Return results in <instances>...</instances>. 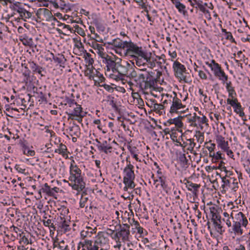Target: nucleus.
<instances>
[{"mask_svg":"<svg viewBox=\"0 0 250 250\" xmlns=\"http://www.w3.org/2000/svg\"><path fill=\"white\" fill-rule=\"evenodd\" d=\"M226 88L229 93V98L236 97L237 94L234 89V87L232 86V83L230 81L226 82Z\"/></svg>","mask_w":250,"mask_h":250,"instance_id":"26","label":"nucleus"},{"mask_svg":"<svg viewBox=\"0 0 250 250\" xmlns=\"http://www.w3.org/2000/svg\"><path fill=\"white\" fill-rule=\"evenodd\" d=\"M173 69L174 73V76L179 79V81H184L186 83H188L189 81L187 78V72L186 67L184 65L180 62L176 61L173 64Z\"/></svg>","mask_w":250,"mask_h":250,"instance_id":"8","label":"nucleus"},{"mask_svg":"<svg viewBox=\"0 0 250 250\" xmlns=\"http://www.w3.org/2000/svg\"><path fill=\"white\" fill-rule=\"evenodd\" d=\"M190 116L191 115H190ZM196 117L197 115L196 113H194L193 116H190V117H187L188 122L191 124L195 122V121H197Z\"/></svg>","mask_w":250,"mask_h":250,"instance_id":"60","label":"nucleus"},{"mask_svg":"<svg viewBox=\"0 0 250 250\" xmlns=\"http://www.w3.org/2000/svg\"><path fill=\"white\" fill-rule=\"evenodd\" d=\"M97 229L95 227L94 229L90 227H86L85 229L83 230L81 234L82 237L83 238L91 237L93 234H95L96 232Z\"/></svg>","mask_w":250,"mask_h":250,"instance_id":"24","label":"nucleus"},{"mask_svg":"<svg viewBox=\"0 0 250 250\" xmlns=\"http://www.w3.org/2000/svg\"><path fill=\"white\" fill-rule=\"evenodd\" d=\"M95 72L96 74H95L94 78H93V80L94 81L95 83H98L100 85V83H102L104 82L105 79L103 75L97 70H95Z\"/></svg>","mask_w":250,"mask_h":250,"instance_id":"38","label":"nucleus"},{"mask_svg":"<svg viewBox=\"0 0 250 250\" xmlns=\"http://www.w3.org/2000/svg\"><path fill=\"white\" fill-rule=\"evenodd\" d=\"M93 66L91 67H88L86 69V70L84 71V75L85 76L88 77L89 79L93 80V78H94L95 76V74L94 73V71H95Z\"/></svg>","mask_w":250,"mask_h":250,"instance_id":"36","label":"nucleus"},{"mask_svg":"<svg viewBox=\"0 0 250 250\" xmlns=\"http://www.w3.org/2000/svg\"><path fill=\"white\" fill-rule=\"evenodd\" d=\"M230 216L232 220V224L229 232L236 235H242L244 233L242 228H246L248 224L247 217L243 212H235L234 210L231 211Z\"/></svg>","mask_w":250,"mask_h":250,"instance_id":"3","label":"nucleus"},{"mask_svg":"<svg viewBox=\"0 0 250 250\" xmlns=\"http://www.w3.org/2000/svg\"><path fill=\"white\" fill-rule=\"evenodd\" d=\"M12 9L20 14V17L23 19L24 21L25 19H29L32 16L31 12L26 11L24 8L19 6V4L15 3L13 6Z\"/></svg>","mask_w":250,"mask_h":250,"instance_id":"14","label":"nucleus"},{"mask_svg":"<svg viewBox=\"0 0 250 250\" xmlns=\"http://www.w3.org/2000/svg\"><path fill=\"white\" fill-rule=\"evenodd\" d=\"M51 56L52 57L55 62L59 64L61 67H64V64L66 62V59L63 55L58 54L55 56L53 53H50Z\"/></svg>","mask_w":250,"mask_h":250,"instance_id":"22","label":"nucleus"},{"mask_svg":"<svg viewBox=\"0 0 250 250\" xmlns=\"http://www.w3.org/2000/svg\"><path fill=\"white\" fill-rule=\"evenodd\" d=\"M105 61L106 74H108L110 78L116 81L122 80L123 77L128 76V72L133 69L132 65L127 61L115 57L106 55Z\"/></svg>","mask_w":250,"mask_h":250,"instance_id":"1","label":"nucleus"},{"mask_svg":"<svg viewBox=\"0 0 250 250\" xmlns=\"http://www.w3.org/2000/svg\"><path fill=\"white\" fill-rule=\"evenodd\" d=\"M50 187L48 185L47 183H45L42 189V190L43 192L47 194L48 192L50 190Z\"/></svg>","mask_w":250,"mask_h":250,"instance_id":"64","label":"nucleus"},{"mask_svg":"<svg viewBox=\"0 0 250 250\" xmlns=\"http://www.w3.org/2000/svg\"><path fill=\"white\" fill-rule=\"evenodd\" d=\"M120 226L121 225L117 221L113 220L112 221V224L109 225V227L107 229L111 230L117 231L119 229Z\"/></svg>","mask_w":250,"mask_h":250,"instance_id":"41","label":"nucleus"},{"mask_svg":"<svg viewBox=\"0 0 250 250\" xmlns=\"http://www.w3.org/2000/svg\"><path fill=\"white\" fill-rule=\"evenodd\" d=\"M98 148L100 151H103L106 154L108 152H111L112 150V147L110 146H98Z\"/></svg>","mask_w":250,"mask_h":250,"instance_id":"46","label":"nucleus"},{"mask_svg":"<svg viewBox=\"0 0 250 250\" xmlns=\"http://www.w3.org/2000/svg\"><path fill=\"white\" fill-rule=\"evenodd\" d=\"M213 224L215 230L220 234H222L225 232V229H223V227L221 225V221H220V222L214 221Z\"/></svg>","mask_w":250,"mask_h":250,"instance_id":"34","label":"nucleus"},{"mask_svg":"<svg viewBox=\"0 0 250 250\" xmlns=\"http://www.w3.org/2000/svg\"><path fill=\"white\" fill-rule=\"evenodd\" d=\"M142 242H143L147 250H150L152 245L150 243L148 238H144V237H142Z\"/></svg>","mask_w":250,"mask_h":250,"instance_id":"52","label":"nucleus"},{"mask_svg":"<svg viewBox=\"0 0 250 250\" xmlns=\"http://www.w3.org/2000/svg\"><path fill=\"white\" fill-rule=\"evenodd\" d=\"M238 99L236 98V97H233V98H228L227 100V104H230L231 106L237 102Z\"/></svg>","mask_w":250,"mask_h":250,"instance_id":"58","label":"nucleus"},{"mask_svg":"<svg viewBox=\"0 0 250 250\" xmlns=\"http://www.w3.org/2000/svg\"><path fill=\"white\" fill-rule=\"evenodd\" d=\"M15 168L19 172L25 173L26 169L21 167L20 165H16Z\"/></svg>","mask_w":250,"mask_h":250,"instance_id":"63","label":"nucleus"},{"mask_svg":"<svg viewBox=\"0 0 250 250\" xmlns=\"http://www.w3.org/2000/svg\"><path fill=\"white\" fill-rule=\"evenodd\" d=\"M74 168V169L71 168V170H70L69 185L72 187L73 189L80 192L85 188V183L84 181L82 170L78 167H75Z\"/></svg>","mask_w":250,"mask_h":250,"instance_id":"5","label":"nucleus"},{"mask_svg":"<svg viewBox=\"0 0 250 250\" xmlns=\"http://www.w3.org/2000/svg\"><path fill=\"white\" fill-rule=\"evenodd\" d=\"M232 107L234 109V111L236 114H238L240 117L243 118L245 116V113L243 111V108L242 107L241 104L238 102V100L232 106Z\"/></svg>","mask_w":250,"mask_h":250,"instance_id":"25","label":"nucleus"},{"mask_svg":"<svg viewBox=\"0 0 250 250\" xmlns=\"http://www.w3.org/2000/svg\"><path fill=\"white\" fill-rule=\"evenodd\" d=\"M185 184L188 190L190 191L194 196H197L198 195L199 188L200 187V185L193 183L188 180H187Z\"/></svg>","mask_w":250,"mask_h":250,"instance_id":"20","label":"nucleus"},{"mask_svg":"<svg viewBox=\"0 0 250 250\" xmlns=\"http://www.w3.org/2000/svg\"><path fill=\"white\" fill-rule=\"evenodd\" d=\"M23 153L24 154L28 156H34L35 155V152L34 150H30L26 147L23 148Z\"/></svg>","mask_w":250,"mask_h":250,"instance_id":"51","label":"nucleus"},{"mask_svg":"<svg viewBox=\"0 0 250 250\" xmlns=\"http://www.w3.org/2000/svg\"><path fill=\"white\" fill-rule=\"evenodd\" d=\"M128 77L131 78V82H130V85L136 86L141 88V75L138 76L136 71L133 70L130 73L128 72Z\"/></svg>","mask_w":250,"mask_h":250,"instance_id":"16","label":"nucleus"},{"mask_svg":"<svg viewBox=\"0 0 250 250\" xmlns=\"http://www.w3.org/2000/svg\"><path fill=\"white\" fill-rule=\"evenodd\" d=\"M108 239L103 232L98 233L94 241L85 240L82 244V250H106L108 247Z\"/></svg>","mask_w":250,"mask_h":250,"instance_id":"4","label":"nucleus"},{"mask_svg":"<svg viewBox=\"0 0 250 250\" xmlns=\"http://www.w3.org/2000/svg\"><path fill=\"white\" fill-rule=\"evenodd\" d=\"M221 219V217L220 215L212 212V218H211V221L213 222L214 221H216V222L218 221L219 222H220V221Z\"/></svg>","mask_w":250,"mask_h":250,"instance_id":"57","label":"nucleus"},{"mask_svg":"<svg viewBox=\"0 0 250 250\" xmlns=\"http://www.w3.org/2000/svg\"><path fill=\"white\" fill-rule=\"evenodd\" d=\"M129 225L127 224H123V226L120 227V230L118 232H116L121 237V240L123 243L128 241L129 231Z\"/></svg>","mask_w":250,"mask_h":250,"instance_id":"13","label":"nucleus"},{"mask_svg":"<svg viewBox=\"0 0 250 250\" xmlns=\"http://www.w3.org/2000/svg\"><path fill=\"white\" fill-rule=\"evenodd\" d=\"M206 64L210 68L212 71H213L214 75L217 77L219 76V75L223 71L221 65L217 63L214 60H212L210 63L206 62Z\"/></svg>","mask_w":250,"mask_h":250,"instance_id":"17","label":"nucleus"},{"mask_svg":"<svg viewBox=\"0 0 250 250\" xmlns=\"http://www.w3.org/2000/svg\"><path fill=\"white\" fill-rule=\"evenodd\" d=\"M62 214L61 213L60 216V221L59 222V227L61 229V231L63 232H66L69 231L70 229V221L68 220H66L64 216H62Z\"/></svg>","mask_w":250,"mask_h":250,"instance_id":"18","label":"nucleus"},{"mask_svg":"<svg viewBox=\"0 0 250 250\" xmlns=\"http://www.w3.org/2000/svg\"><path fill=\"white\" fill-rule=\"evenodd\" d=\"M131 89L132 91V96L133 99V104L138 105L139 104V100L141 99V95L139 92L141 91V89L139 90V88H137L136 86L130 85Z\"/></svg>","mask_w":250,"mask_h":250,"instance_id":"19","label":"nucleus"},{"mask_svg":"<svg viewBox=\"0 0 250 250\" xmlns=\"http://www.w3.org/2000/svg\"><path fill=\"white\" fill-rule=\"evenodd\" d=\"M140 56H137L136 57H133L132 60L131 61V63L134 65L136 64L138 66H141V59H139Z\"/></svg>","mask_w":250,"mask_h":250,"instance_id":"53","label":"nucleus"},{"mask_svg":"<svg viewBox=\"0 0 250 250\" xmlns=\"http://www.w3.org/2000/svg\"><path fill=\"white\" fill-rule=\"evenodd\" d=\"M156 61L151 52L142 50V80L145 83L146 89L153 88L157 82L155 72L152 70L155 66Z\"/></svg>","mask_w":250,"mask_h":250,"instance_id":"2","label":"nucleus"},{"mask_svg":"<svg viewBox=\"0 0 250 250\" xmlns=\"http://www.w3.org/2000/svg\"><path fill=\"white\" fill-rule=\"evenodd\" d=\"M28 69L30 68L31 69L33 72H35L36 71V70H37V68L38 66V65H37L35 62H28Z\"/></svg>","mask_w":250,"mask_h":250,"instance_id":"55","label":"nucleus"},{"mask_svg":"<svg viewBox=\"0 0 250 250\" xmlns=\"http://www.w3.org/2000/svg\"><path fill=\"white\" fill-rule=\"evenodd\" d=\"M173 93L175 96L173 98L172 103L169 110V113L171 115L174 113H178V109L185 107V105L182 104L181 100L177 97L176 93L174 92Z\"/></svg>","mask_w":250,"mask_h":250,"instance_id":"12","label":"nucleus"},{"mask_svg":"<svg viewBox=\"0 0 250 250\" xmlns=\"http://www.w3.org/2000/svg\"><path fill=\"white\" fill-rule=\"evenodd\" d=\"M120 54L122 56H130L133 57L137 56H141V50L135 44L131 42H127L125 49L123 52H120Z\"/></svg>","mask_w":250,"mask_h":250,"instance_id":"10","label":"nucleus"},{"mask_svg":"<svg viewBox=\"0 0 250 250\" xmlns=\"http://www.w3.org/2000/svg\"><path fill=\"white\" fill-rule=\"evenodd\" d=\"M223 215L225 217L227 218V219L223 218V220L226 222V224L228 227H231L232 223L230 220V218H231L230 216V214H229L227 212H224L223 213Z\"/></svg>","mask_w":250,"mask_h":250,"instance_id":"42","label":"nucleus"},{"mask_svg":"<svg viewBox=\"0 0 250 250\" xmlns=\"http://www.w3.org/2000/svg\"><path fill=\"white\" fill-rule=\"evenodd\" d=\"M184 118V116H179L173 119H169L164 123V125L166 126H170L171 125H174L175 126L173 127H175L176 130H178L179 128H182L183 126L182 120Z\"/></svg>","mask_w":250,"mask_h":250,"instance_id":"11","label":"nucleus"},{"mask_svg":"<svg viewBox=\"0 0 250 250\" xmlns=\"http://www.w3.org/2000/svg\"><path fill=\"white\" fill-rule=\"evenodd\" d=\"M172 3L174 4L175 7L178 9V11L185 15L187 11L185 10L186 6L183 3H181L179 0H170Z\"/></svg>","mask_w":250,"mask_h":250,"instance_id":"29","label":"nucleus"},{"mask_svg":"<svg viewBox=\"0 0 250 250\" xmlns=\"http://www.w3.org/2000/svg\"><path fill=\"white\" fill-rule=\"evenodd\" d=\"M194 0L197 5V6L196 7V8H198L200 9V10L202 11L203 13H204L205 14H208V17L206 16V18L208 19V20H210L211 19V17L210 12L208 10L206 9L204 5H203L201 3H200L199 2H198L196 0Z\"/></svg>","mask_w":250,"mask_h":250,"instance_id":"31","label":"nucleus"},{"mask_svg":"<svg viewBox=\"0 0 250 250\" xmlns=\"http://www.w3.org/2000/svg\"><path fill=\"white\" fill-rule=\"evenodd\" d=\"M21 41L24 45L31 46L33 45V40L31 38H28L27 37H23Z\"/></svg>","mask_w":250,"mask_h":250,"instance_id":"45","label":"nucleus"},{"mask_svg":"<svg viewBox=\"0 0 250 250\" xmlns=\"http://www.w3.org/2000/svg\"><path fill=\"white\" fill-rule=\"evenodd\" d=\"M126 41L123 42L119 38H117L112 41L111 42H109V44L112 45L115 47L117 48L116 52L119 53L120 52H123V50L125 49L127 44Z\"/></svg>","mask_w":250,"mask_h":250,"instance_id":"15","label":"nucleus"},{"mask_svg":"<svg viewBox=\"0 0 250 250\" xmlns=\"http://www.w3.org/2000/svg\"><path fill=\"white\" fill-rule=\"evenodd\" d=\"M142 13H143L144 16L147 17L149 21H152L151 17L148 13V7L146 6L143 0H142Z\"/></svg>","mask_w":250,"mask_h":250,"instance_id":"39","label":"nucleus"},{"mask_svg":"<svg viewBox=\"0 0 250 250\" xmlns=\"http://www.w3.org/2000/svg\"><path fill=\"white\" fill-rule=\"evenodd\" d=\"M188 141L189 142V147L188 149L191 152L193 150L194 147L196 146V144L194 142V139H189L188 140Z\"/></svg>","mask_w":250,"mask_h":250,"instance_id":"56","label":"nucleus"},{"mask_svg":"<svg viewBox=\"0 0 250 250\" xmlns=\"http://www.w3.org/2000/svg\"><path fill=\"white\" fill-rule=\"evenodd\" d=\"M142 125H144V129H146L147 132H150L151 135L153 134L156 135L155 132L153 131L154 127L147 120L144 119H142Z\"/></svg>","mask_w":250,"mask_h":250,"instance_id":"27","label":"nucleus"},{"mask_svg":"<svg viewBox=\"0 0 250 250\" xmlns=\"http://www.w3.org/2000/svg\"><path fill=\"white\" fill-rule=\"evenodd\" d=\"M134 167L129 162L124 169L125 174L124 177V183L125 185V190H127V188H133L135 187L133 180L135 178V174L133 168Z\"/></svg>","mask_w":250,"mask_h":250,"instance_id":"7","label":"nucleus"},{"mask_svg":"<svg viewBox=\"0 0 250 250\" xmlns=\"http://www.w3.org/2000/svg\"><path fill=\"white\" fill-rule=\"evenodd\" d=\"M77 104V103L74 100L69 99L68 98H66L64 105L66 106L65 109L67 110V111H68L70 108H72V107H73V106Z\"/></svg>","mask_w":250,"mask_h":250,"instance_id":"35","label":"nucleus"},{"mask_svg":"<svg viewBox=\"0 0 250 250\" xmlns=\"http://www.w3.org/2000/svg\"><path fill=\"white\" fill-rule=\"evenodd\" d=\"M75 31L82 37H84L85 35V32H84V31L83 30V29L81 27H79V26H78L77 28H76Z\"/></svg>","mask_w":250,"mask_h":250,"instance_id":"62","label":"nucleus"},{"mask_svg":"<svg viewBox=\"0 0 250 250\" xmlns=\"http://www.w3.org/2000/svg\"><path fill=\"white\" fill-rule=\"evenodd\" d=\"M217 174L219 175L220 178L222 179V181L223 183V184L222 185V188H225V186H228L230 188L231 187L230 180H228L226 179L227 175H226L225 176L222 177L220 174H218V173H217Z\"/></svg>","mask_w":250,"mask_h":250,"instance_id":"40","label":"nucleus"},{"mask_svg":"<svg viewBox=\"0 0 250 250\" xmlns=\"http://www.w3.org/2000/svg\"><path fill=\"white\" fill-rule=\"evenodd\" d=\"M55 152L61 154L64 157H67V147L65 145L62 143L60 144L58 148L55 150Z\"/></svg>","mask_w":250,"mask_h":250,"instance_id":"30","label":"nucleus"},{"mask_svg":"<svg viewBox=\"0 0 250 250\" xmlns=\"http://www.w3.org/2000/svg\"><path fill=\"white\" fill-rule=\"evenodd\" d=\"M217 77H218L220 80H222L224 83H226V82H228V76L225 74L224 71H223L219 75V76Z\"/></svg>","mask_w":250,"mask_h":250,"instance_id":"54","label":"nucleus"},{"mask_svg":"<svg viewBox=\"0 0 250 250\" xmlns=\"http://www.w3.org/2000/svg\"><path fill=\"white\" fill-rule=\"evenodd\" d=\"M88 197L87 196V194L85 192H83L81 196V198L80 202V206L81 208H83L85 207L87 208L86 203L88 201Z\"/></svg>","mask_w":250,"mask_h":250,"instance_id":"33","label":"nucleus"},{"mask_svg":"<svg viewBox=\"0 0 250 250\" xmlns=\"http://www.w3.org/2000/svg\"><path fill=\"white\" fill-rule=\"evenodd\" d=\"M100 86L101 87H103L105 89H106L108 92H112L113 91V88L110 85L104 83L100 84Z\"/></svg>","mask_w":250,"mask_h":250,"instance_id":"61","label":"nucleus"},{"mask_svg":"<svg viewBox=\"0 0 250 250\" xmlns=\"http://www.w3.org/2000/svg\"><path fill=\"white\" fill-rule=\"evenodd\" d=\"M46 219H47V217L44 216L43 219L42 221L43 225L46 227L52 228L55 229V227L54 225H53V223L52 222V220L51 219L46 220Z\"/></svg>","mask_w":250,"mask_h":250,"instance_id":"49","label":"nucleus"},{"mask_svg":"<svg viewBox=\"0 0 250 250\" xmlns=\"http://www.w3.org/2000/svg\"><path fill=\"white\" fill-rule=\"evenodd\" d=\"M176 129H175L174 127L167 126L166 128L163 130V132L165 135L169 134L170 132H171V134L170 135L171 137L173 136L174 134H175Z\"/></svg>","mask_w":250,"mask_h":250,"instance_id":"44","label":"nucleus"},{"mask_svg":"<svg viewBox=\"0 0 250 250\" xmlns=\"http://www.w3.org/2000/svg\"><path fill=\"white\" fill-rule=\"evenodd\" d=\"M92 46L94 49L97 50V53L98 54H99L102 58L105 59L106 55H107L104 53L103 51L104 49L102 44H99L97 42H92Z\"/></svg>","mask_w":250,"mask_h":250,"instance_id":"28","label":"nucleus"},{"mask_svg":"<svg viewBox=\"0 0 250 250\" xmlns=\"http://www.w3.org/2000/svg\"><path fill=\"white\" fill-rule=\"evenodd\" d=\"M196 119L197 121L199 123V126L201 129H203V126L201 125V124H207V122H208V119L204 115H203L202 117L197 116Z\"/></svg>","mask_w":250,"mask_h":250,"instance_id":"43","label":"nucleus"},{"mask_svg":"<svg viewBox=\"0 0 250 250\" xmlns=\"http://www.w3.org/2000/svg\"><path fill=\"white\" fill-rule=\"evenodd\" d=\"M66 113L69 119L77 120L79 123L82 121V119L85 115L81 105L78 104L66 111Z\"/></svg>","mask_w":250,"mask_h":250,"instance_id":"9","label":"nucleus"},{"mask_svg":"<svg viewBox=\"0 0 250 250\" xmlns=\"http://www.w3.org/2000/svg\"><path fill=\"white\" fill-rule=\"evenodd\" d=\"M238 182L236 179H233L232 183L231 184V189L234 191H236L237 189L238 188Z\"/></svg>","mask_w":250,"mask_h":250,"instance_id":"59","label":"nucleus"},{"mask_svg":"<svg viewBox=\"0 0 250 250\" xmlns=\"http://www.w3.org/2000/svg\"><path fill=\"white\" fill-rule=\"evenodd\" d=\"M132 227L133 232H137L135 237L138 240L141 238V227H140V223L138 221H136L135 218H133L131 222H130Z\"/></svg>","mask_w":250,"mask_h":250,"instance_id":"21","label":"nucleus"},{"mask_svg":"<svg viewBox=\"0 0 250 250\" xmlns=\"http://www.w3.org/2000/svg\"><path fill=\"white\" fill-rule=\"evenodd\" d=\"M179 161L183 167H186L188 165V161L185 153H180L179 155Z\"/></svg>","mask_w":250,"mask_h":250,"instance_id":"37","label":"nucleus"},{"mask_svg":"<svg viewBox=\"0 0 250 250\" xmlns=\"http://www.w3.org/2000/svg\"><path fill=\"white\" fill-rule=\"evenodd\" d=\"M36 14L38 20H39L40 21H49L54 20L58 23V26L62 27L63 29L67 28L68 30H70L69 25L60 23L56 18L53 16L51 11L47 8H39L37 11Z\"/></svg>","mask_w":250,"mask_h":250,"instance_id":"6","label":"nucleus"},{"mask_svg":"<svg viewBox=\"0 0 250 250\" xmlns=\"http://www.w3.org/2000/svg\"><path fill=\"white\" fill-rule=\"evenodd\" d=\"M216 142L220 148L224 151L227 150V148H229L228 142L225 141V138L221 135L217 136Z\"/></svg>","mask_w":250,"mask_h":250,"instance_id":"23","label":"nucleus"},{"mask_svg":"<svg viewBox=\"0 0 250 250\" xmlns=\"http://www.w3.org/2000/svg\"><path fill=\"white\" fill-rule=\"evenodd\" d=\"M20 240L19 243L21 245H28L29 243H31V242L29 241V240L28 238V235L26 236L25 233H24L23 232H21V233H20Z\"/></svg>","mask_w":250,"mask_h":250,"instance_id":"32","label":"nucleus"},{"mask_svg":"<svg viewBox=\"0 0 250 250\" xmlns=\"http://www.w3.org/2000/svg\"><path fill=\"white\" fill-rule=\"evenodd\" d=\"M159 181L161 183V187L164 188H167L168 187L167 184L166 182V178L164 176H160L158 177Z\"/></svg>","mask_w":250,"mask_h":250,"instance_id":"48","label":"nucleus"},{"mask_svg":"<svg viewBox=\"0 0 250 250\" xmlns=\"http://www.w3.org/2000/svg\"><path fill=\"white\" fill-rule=\"evenodd\" d=\"M194 137H196L198 142L200 144H202L204 142V135L203 132H202L200 131H196V134L194 135Z\"/></svg>","mask_w":250,"mask_h":250,"instance_id":"47","label":"nucleus"},{"mask_svg":"<svg viewBox=\"0 0 250 250\" xmlns=\"http://www.w3.org/2000/svg\"><path fill=\"white\" fill-rule=\"evenodd\" d=\"M154 109L156 110H157L158 112L160 113V114H162L163 111L167 106L164 105V104H155L154 105Z\"/></svg>","mask_w":250,"mask_h":250,"instance_id":"50","label":"nucleus"}]
</instances>
